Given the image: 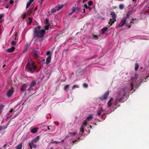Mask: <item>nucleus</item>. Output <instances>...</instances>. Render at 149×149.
<instances>
[{
    "instance_id": "f03ea898",
    "label": "nucleus",
    "mask_w": 149,
    "mask_h": 149,
    "mask_svg": "<svg viewBox=\"0 0 149 149\" xmlns=\"http://www.w3.org/2000/svg\"><path fill=\"white\" fill-rule=\"evenodd\" d=\"M34 33L36 37L42 38L45 33V31L44 29L39 30L35 29Z\"/></svg>"
},
{
    "instance_id": "9b49d317",
    "label": "nucleus",
    "mask_w": 149,
    "mask_h": 149,
    "mask_svg": "<svg viewBox=\"0 0 149 149\" xmlns=\"http://www.w3.org/2000/svg\"><path fill=\"white\" fill-rule=\"evenodd\" d=\"M40 136H37L35 139H33L31 141V142L33 143H36L39 140Z\"/></svg>"
},
{
    "instance_id": "680f3d73",
    "label": "nucleus",
    "mask_w": 149,
    "mask_h": 149,
    "mask_svg": "<svg viewBox=\"0 0 149 149\" xmlns=\"http://www.w3.org/2000/svg\"><path fill=\"white\" fill-rule=\"evenodd\" d=\"M77 141V140H74V141H72V142L74 143L75 142H76V141Z\"/></svg>"
},
{
    "instance_id": "bb28decb",
    "label": "nucleus",
    "mask_w": 149,
    "mask_h": 149,
    "mask_svg": "<svg viewBox=\"0 0 149 149\" xmlns=\"http://www.w3.org/2000/svg\"><path fill=\"white\" fill-rule=\"evenodd\" d=\"M125 8V6L123 4H121L119 6V8L120 10L123 9Z\"/></svg>"
},
{
    "instance_id": "58836bf2",
    "label": "nucleus",
    "mask_w": 149,
    "mask_h": 149,
    "mask_svg": "<svg viewBox=\"0 0 149 149\" xmlns=\"http://www.w3.org/2000/svg\"><path fill=\"white\" fill-rule=\"evenodd\" d=\"M31 3H29V2H28L27 4V5H26V9H27L30 6V5H31Z\"/></svg>"
},
{
    "instance_id": "e2e57ef3",
    "label": "nucleus",
    "mask_w": 149,
    "mask_h": 149,
    "mask_svg": "<svg viewBox=\"0 0 149 149\" xmlns=\"http://www.w3.org/2000/svg\"><path fill=\"white\" fill-rule=\"evenodd\" d=\"M136 20V19H133V18H132V19H131V20H133V21H134L135 20Z\"/></svg>"
},
{
    "instance_id": "2eb2a0df",
    "label": "nucleus",
    "mask_w": 149,
    "mask_h": 149,
    "mask_svg": "<svg viewBox=\"0 0 149 149\" xmlns=\"http://www.w3.org/2000/svg\"><path fill=\"white\" fill-rule=\"evenodd\" d=\"M137 79V77H136V79L134 78H132V82L131 84V86L132 87V88H133V87L134 86V84H135L136 82V81Z\"/></svg>"
},
{
    "instance_id": "37998d69",
    "label": "nucleus",
    "mask_w": 149,
    "mask_h": 149,
    "mask_svg": "<svg viewBox=\"0 0 149 149\" xmlns=\"http://www.w3.org/2000/svg\"><path fill=\"white\" fill-rule=\"evenodd\" d=\"M51 52L50 51H48L47 52H46V55H51L50 54H51Z\"/></svg>"
},
{
    "instance_id": "0e129e2a",
    "label": "nucleus",
    "mask_w": 149,
    "mask_h": 149,
    "mask_svg": "<svg viewBox=\"0 0 149 149\" xmlns=\"http://www.w3.org/2000/svg\"><path fill=\"white\" fill-rule=\"evenodd\" d=\"M137 0H132V1L134 2H135V3L136 2Z\"/></svg>"
},
{
    "instance_id": "6ab92c4d",
    "label": "nucleus",
    "mask_w": 149,
    "mask_h": 149,
    "mask_svg": "<svg viewBox=\"0 0 149 149\" xmlns=\"http://www.w3.org/2000/svg\"><path fill=\"white\" fill-rule=\"evenodd\" d=\"M132 13V12L130 10H128L127 12L126 15V17H126V19L127 18H129L130 14H131Z\"/></svg>"
},
{
    "instance_id": "473e14b6",
    "label": "nucleus",
    "mask_w": 149,
    "mask_h": 149,
    "mask_svg": "<svg viewBox=\"0 0 149 149\" xmlns=\"http://www.w3.org/2000/svg\"><path fill=\"white\" fill-rule=\"evenodd\" d=\"M33 143L31 142H29V146L31 148V149H32L33 148Z\"/></svg>"
},
{
    "instance_id": "39448f33",
    "label": "nucleus",
    "mask_w": 149,
    "mask_h": 149,
    "mask_svg": "<svg viewBox=\"0 0 149 149\" xmlns=\"http://www.w3.org/2000/svg\"><path fill=\"white\" fill-rule=\"evenodd\" d=\"M36 82L35 81H32L31 84L30 86L27 89V91H30L33 89V88L36 86Z\"/></svg>"
},
{
    "instance_id": "052dcab7",
    "label": "nucleus",
    "mask_w": 149,
    "mask_h": 149,
    "mask_svg": "<svg viewBox=\"0 0 149 149\" xmlns=\"http://www.w3.org/2000/svg\"><path fill=\"white\" fill-rule=\"evenodd\" d=\"M132 23H134V22H133L130 21V24H132Z\"/></svg>"
},
{
    "instance_id": "72a5a7b5",
    "label": "nucleus",
    "mask_w": 149,
    "mask_h": 149,
    "mask_svg": "<svg viewBox=\"0 0 149 149\" xmlns=\"http://www.w3.org/2000/svg\"><path fill=\"white\" fill-rule=\"evenodd\" d=\"M69 87V85L68 84H67L65 86L64 89L65 90H66L67 89H68Z\"/></svg>"
},
{
    "instance_id": "7c9ffc66",
    "label": "nucleus",
    "mask_w": 149,
    "mask_h": 149,
    "mask_svg": "<svg viewBox=\"0 0 149 149\" xmlns=\"http://www.w3.org/2000/svg\"><path fill=\"white\" fill-rule=\"evenodd\" d=\"M63 7V5H61L58 6V7L57 9L58 10H59L62 9Z\"/></svg>"
},
{
    "instance_id": "1a4fd4ad",
    "label": "nucleus",
    "mask_w": 149,
    "mask_h": 149,
    "mask_svg": "<svg viewBox=\"0 0 149 149\" xmlns=\"http://www.w3.org/2000/svg\"><path fill=\"white\" fill-rule=\"evenodd\" d=\"M14 93V88H11L10 89L7 91L6 94L7 95L8 97H10L12 96Z\"/></svg>"
},
{
    "instance_id": "69168bd1",
    "label": "nucleus",
    "mask_w": 149,
    "mask_h": 149,
    "mask_svg": "<svg viewBox=\"0 0 149 149\" xmlns=\"http://www.w3.org/2000/svg\"><path fill=\"white\" fill-rule=\"evenodd\" d=\"M146 7L144 8L143 9V10H144V11H145V10H146Z\"/></svg>"
},
{
    "instance_id": "a878e982",
    "label": "nucleus",
    "mask_w": 149,
    "mask_h": 149,
    "mask_svg": "<svg viewBox=\"0 0 149 149\" xmlns=\"http://www.w3.org/2000/svg\"><path fill=\"white\" fill-rule=\"evenodd\" d=\"M57 10V9H56V7L55 8H53L51 10V13H55Z\"/></svg>"
},
{
    "instance_id": "9d476101",
    "label": "nucleus",
    "mask_w": 149,
    "mask_h": 149,
    "mask_svg": "<svg viewBox=\"0 0 149 149\" xmlns=\"http://www.w3.org/2000/svg\"><path fill=\"white\" fill-rule=\"evenodd\" d=\"M27 85L26 84H24L21 86L20 90L22 91H24L26 93V91H27Z\"/></svg>"
},
{
    "instance_id": "5fc2aeb1",
    "label": "nucleus",
    "mask_w": 149,
    "mask_h": 149,
    "mask_svg": "<svg viewBox=\"0 0 149 149\" xmlns=\"http://www.w3.org/2000/svg\"><path fill=\"white\" fill-rule=\"evenodd\" d=\"M13 111L14 110L13 109H11L10 111H9V112L12 113Z\"/></svg>"
},
{
    "instance_id": "ea45409f",
    "label": "nucleus",
    "mask_w": 149,
    "mask_h": 149,
    "mask_svg": "<svg viewBox=\"0 0 149 149\" xmlns=\"http://www.w3.org/2000/svg\"><path fill=\"white\" fill-rule=\"evenodd\" d=\"M41 28V26H38L36 27L35 29L37 30V29H40Z\"/></svg>"
},
{
    "instance_id": "c9c22d12",
    "label": "nucleus",
    "mask_w": 149,
    "mask_h": 149,
    "mask_svg": "<svg viewBox=\"0 0 149 149\" xmlns=\"http://www.w3.org/2000/svg\"><path fill=\"white\" fill-rule=\"evenodd\" d=\"M50 27V26L45 25V29L46 30H48L49 27Z\"/></svg>"
},
{
    "instance_id": "c03bdc74",
    "label": "nucleus",
    "mask_w": 149,
    "mask_h": 149,
    "mask_svg": "<svg viewBox=\"0 0 149 149\" xmlns=\"http://www.w3.org/2000/svg\"><path fill=\"white\" fill-rule=\"evenodd\" d=\"M2 106L0 105V114L2 112Z\"/></svg>"
},
{
    "instance_id": "20e7f679",
    "label": "nucleus",
    "mask_w": 149,
    "mask_h": 149,
    "mask_svg": "<svg viewBox=\"0 0 149 149\" xmlns=\"http://www.w3.org/2000/svg\"><path fill=\"white\" fill-rule=\"evenodd\" d=\"M33 10V9H31L28 10L27 12H25L23 13L21 16L22 18V19H24L26 17L30 15L31 13Z\"/></svg>"
},
{
    "instance_id": "412c9836",
    "label": "nucleus",
    "mask_w": 149,
    "mask_h": 149,
    "mask_svg": "<svg viewBox=\"0 0 149 149\" xmlns=\"http://www.w3.org/2000/svg\"><path fill=\"white\" fill-rule=\"evenodd\" d=\"M37 131L38 129L37 128L34 127L31 130V132L33 133H35L37 132Z\"/></svg>"
},
{
    "instance_id": "4d7b16f0",
    "label": "nucleus",
    "mask_w": 149,
    "mask_h": 149,
    "mask_svg": "<svg viewBox=\"0 0 149 149\" xmlns=\"http://www.w3.org/2000/svg\"><path fill=\"white\" fill-rule=\"evenodd\" d=\"M132 25V24H130V25L128 26V29L130 28H131Z\"/></svg>"
},
{
    "instance_id": "de8ad7c7",
    "label": "nucleus",
    "mask_w": 149,
    "mask_h": 149,
    "mask_svg": "<svg viewBox=\"0 0 149 149\" xmlns=\"http://www.w3.org/2000/svg\"><path fill=\"white\" fill-rule=\"evenodd\" d=\"M93 37L95 38V39L96 40V39H98V37H97V36L94 35L93 36Z\"/></svg>"
},
{
    "instance_id": "79ce46f5",
    "label": "nucleus",
    "mask_w": 149,
    "mask_h": 149,
    "mask_svg": "<svg viewBox=\"0 0 149 149\" xmlns=\"http://www.w3.org/2000/svg\"><path fill=\"white\" fill-rule=\"evenodd\" d=\"M88 85L85 83H84L83 84V86L85 88H87L88 87Z\"/></svg>"
},
{
    "instance_id": "a18cd8bd",
    "label": "nucleus",
    "mask_w": 149,
    "mask_h": 149,
    "mask_svg": "<svg viewBox=\"0 0 149 149\" xmlns=\"http://www.w3.org/2000/svg\"><path fill=\"white\" fill-rule=\"evenodd\" d=\"M77 133L75 132H72L71 133V134H72V135H74L76 134Z\"/></svg>"
},
{
    "instance_id": "423d86ee",
    "label": "nucleus",
    "mask_w": 149,
    "mask_h": 149,
    "mask_svg": "<svg viewBox=\"0 0 149 149\" xmlns=\"http://www.w3.org/2000/svg\"><path fill=\"white\" fill-rule=\"evenodd\" d=\"M126 17H123L121 19L120 23L119 24V26L121 27L123 26L125 24H126V26H128V24H127L126 23Z\"/></svg>"
},
{
    "instance_id": "cd10ccee",
    "label": "nucleus",
    "mask_w": 149,
    "mask_h": 149,
    "mask_svg": "<svg viewBox=\"0 0 149 149\" xmlns=\"http://www.w3.org/2000/svg\"><path fill=\"white\" fill-rule=\"evenodd\" d=\"M84 7L86 9H89L90 10H92L91 8L89 6H88L86 4L84 5Z\"/></svg>"
},
{
    "instance_id": "09e8293b",
    "label": "nucleus",
    "mask_w": 149,
    "mask_h": 149,
    "mask_svg": "<svg viewBox=\"0 0 149 149\" xmlns=\"http://www.w3.org/2000/svg\"><path fill=\"white\" fill-rule=\"evenodd\" d=\"M33 147L34 148H36L37 147V145L36 144H33Z\"/></svg>"
},
{
    "instance_id": "f704fd0d",
    "label": "nucleus",
    "mask_w": 149,
    "mask_h": 149,
    "mask_svg": "<svg viewBox=\"0 0 149 149\" xmlns=\"http://www.w3.org/2000/svg\"><path fill=\"white\" fill-rule=\"evenodd\" d=\"M93 4V3L91 1H90L88 2V5L89 6L92 5Z\"/></svg>"
},
{
    "instance_id": "bf43d9fd",
    "label": "nucleus",
    "mask_w": 149,
    "mask_h": 149,
    "mask_svg": "<svg viewBox=\"0 0 149 149\" xmlns=\"http://www.w3.org/2000/svg\"><path fill=\"white\" fill-rule=\"evenodd\" d=\"M6 8H9V6L8 5H7V6H6V7H5Z\"/></svg>"
},
{
    "instance_id": "7ed1b4c3",
    "label": "nucleus",
    "mask_w": 149,
    "mask_h": 149,
    "mask_svg": "<svg viewBox=\"0 0 149 149\" xmlns=\"http://www.w3.org/2000/svg\"><path fill=\"white\" fill-rule=\"evenodd\" d=\"M110 15L111 16L112 19H110V22H109V24L112 25V24L116 21V18L117 15L114 12H112L111 13Z\"/></svg>"
},
{
    "instance_id": "603ef678",
    "label": "nucleus",
    "mask_w": 149,
    "mask_h": 149,
    "mask_svg": "<svg viewBox=\"0 0 149 149\" xmlns=\"http://www.w3.org/2000/svg\"><path fill=\"white\" fill-rule=\"evenodd\" d=\"M34 0H29V2L31 4V3L34 1Z\"/></svg>"
},
{
    "instance_id": "a19ab883",
    "label": "nucleus",
    "mask_w": 149,
    "mask_h": 149,
    "mask_svg": "<svg viewBox=\"0 0 149 149\" xmlns=\"http://www.w3.org/2000/svg\"><path fill=\"white\" fill-rule=\"evenodd\" d=\"M60 142V141H53V142H51V143H55L56 144H57L58 143H59Z\"/></svg>"
},
{
    "instance_id": "4468645a",
    "label": "nucleus",
    "mask_w": 149,
    "mask_h": 149,
    "mask_svg": "<svg viewBox=\"0 0 149 149\" xmlns=\"http://www.w3.org/2000/svg\"><path fill=\"white\" fill-rule=\"evenodd\" d=\"M15 49V48L14 47H12L11 48L7 49L6 51L9 53L12 52L14 51Z\"/></svg>"
},
{
    "instance_id": "4c0bfd02",
    "label": "nucleus",
    "mask_w": 149,
    "mask_h": 149,
    "mask_svg": "<svg viewBox=\"0 0 149 149\" xmlns=\"http://www.w3.org/2000/svg\"><path fill=\"white\" fill-rule=\"evenodd\" d=\"M11 44L13 45H16V43L15 41L13 40L11 42Z\"/></svg>"
},
{
    "instance_id": "f257e3e1",
    "label": "nucleus",
    "mask_w": 149,
    "mask_h": 149,
    "mask_svg": "<svg viewBox=\"0 0 149 149\" xmlns=\"http://www.w3.org/2000/svg\"><path fill=\"white\" fill-rule=\"evenodd\" d=\"M37 68L36 63L32 61H28L25 67V69L27 70V71L32 73H33L34 72V70H36Z\"/></svg>"
},
{
    "instance_id": "5701e85b",
    "label": "nucleus",
    "mask_w": 149,
    "mask_h": 149,
    "mask_svg": "<svg viewBox=\"0 0 149 149\" xmlns=\"http://www.w3.org/2000/svg\"><path fill=\"white\" fill-rule=\"evenodd\" d=\"M93 118V116L92 115H90L87 117L86 120L88 121H91L92 119Z\"/></svg>"
},
{
    "instance_id": "8fccbe9b",
    "label": "nucleus",
    "mask_w": 149,
    "mask_h": 149,
    "mask_svg": "<svg viewBox=\"0 0 149 149\" xmlns=\"http://www.w3.org/2000/svg\"><path fill=\"white\" fill-rule=\"evenodd\" d=\"M13 3H14V1L12 0H11L10 1V4H12Z\"/></svg>"
},
{
    "instance_id": "49530a36",
    "label": "nucleus",
    "mask_w": 149,
    "mask_h": 149,
    "mask_svg": "<svg viewBox=\"0 0 149 149\" xmlns=\"http://www.w3.org/2000/svg\"><path fill=\"white\" fill-rule=\"evenodd\" d=\"M4 17V15L3 14L0 15V19H2Z\"/></svg>"
},
{
    "instance_id": "dca6fc26",
    "label": "nucleus",
    "mask_w": 149,
    "mask_h": 149,
    "mask_svg": "<svg viewBox=\"0 0 149 149\" xmlns=\"http://www.w3.org/2000/svg\"><path fill=\"white\" fill-rule=\"evenodd\" d=\"M104 111V110L102 108H100L99 109H98L97 111V115L98 116H100L101 113Z\"/></svg>"
},
{
    "instance_id": "6e6d98bb",
    "label": "nucleus",
    "mask_w": 149,
    "mask_h": 149,
    "mask_svg": "<svg viewBox=\"0 0 149 149\" xmlns=\"http://www.w3.org/2000/svg\"><path fill=\"white\" fill-rule=\"evenodd\" d=\"M77 86L76 85H74L72 87V89H74V88H75V87H77Z\"/></svg>"
},
{
    "instance_id": "864d4df0",
    "label": "nucleus",
    "mask_w": 149,
    "mask_h": 149,
    "mask_svg": "<svg viewBox=\"0 0 149 149\" xmlns=\"http://www.w3.org/2000/svg\"><path fill=\"white\" fill-rule=\"evenodd\" d=\"M74 12H73V10H72V11L70 13H69V15H72Z\"/></svg>"
},
{
    "instance_id": "3c124183",
    "label": "nucleus",
    "mask_w": 149,
    "mask_h": 149,
    "mask_svg": "<svg viewBox=\"0 0 149 149\" xmlns=\"http://www.w3.org/2000/svg\"><path fill=\"white\" fill-rule=\"evenodd\" d=\"M6 146V144L4 145V146H3L2 148V149L1 148H0V149H4V148H5V147Z\"/></svg>"
},
{
    "instance_id": "c756f323",
    "label": "nucleus",
    "mask_w": 149,
    "mask_h": 149,
    "mask_svg": "<svg viewBox=\"0 0 149 149\" xmlns=\"http://www.w3.org/2000/svg\"><path fill=\"white\" fill-rule=\"evenodd\" d=\"M87 124V122L86 121V120H84L83 123L81 126H83L84 127L85 126H86Z\"/></svg>"
},
{
    "instance_id": "2f4dec72",
    "label": "nucleus",
    "mask_w": 149,
    "mask_h": 149,
    "mask_svg": "<svg viewBox=\"0 0 149 149\" xmlns=\"http://www.w3.org/2000/svg\"><path fill=\"white\" fill-rule=\"evenodd\" d=\"M29 20V24L30 25L31 24L32 21V18L31 17H29L28 18Z\"/></svg>"
},
{
    "instance_id": "e433bc0d",
    "label": "nucleus",
    "mask_w": 149,
    "mask_h": 149,
    "mask_svg": "<svg viewBox=\"0 0 149 149\" xmlns=\"http://www.w3.org/2000/svg\"><path fill=\"white\" fill-rule=\"evenodd\" d=\"M84 127L83 126H81V127L80 128V131L82 132H84Z\"/></svg>"
},
{
    "instance_id": "a211bd4d",
    "label": "nucleus",
    "mask_w": 149,
    "mask_h": 149,
    "mask_svg": "<svg viewBox=\"0 0 149 149\" xmlns=\"http://www.w3.org/2000/svg\"><path fill=\"white\" fill-rule=\"evenodd\" d=\"M113 100V98H111L108 102L107 103V105L109 107H110L111 106V102Z\"/></svg>"
},
{
    "instance_id": "13d9d810",
    "label": "nucleus",
    "mask_w": 149,
    "mask_h": 149,
    "mask_svg": "<svg viewBox=\"0 0 149 149\" xmlns=\"http://www.w3.org/2000/svg\"><path fill=\"white\" fill-rule=\"evenodd\" d=\"M43 0H41V2L40 3V5L42 4V3H43Z\"/></svg>"
},
{
    "instance_id": "4be33fe9",
    "label": "nucleus",
    "mask_w": 149,
    "mask_h": 149,
    "mask_svg": "<svg viewBox=\"0 0 149 149\" xmlns=\"http://www.w3.org/2000/svg\"><path fill=\"white\" fill-rule=\"evenodd\" d=\"M45 23L46 25L50 26V23L49 22V19L48 18L46 19Z\"/></svg>"
},
{
    "instance_id": "c85d7f7f",
    "label": "nucleus",
    "mask_w": 149,
    "mask_h": 149,
    "mask_svg": "<svg viewBox=\"0 0 149 149\" xmlns=\"http://www.w3.org/2000/svg\"><path fill=\"white\" fill-rule=\"evenodd\" d=\"M139 66V64L138 63H135V69L136 71L138 69Z\"/></svg>"
},
{
    "instance_id": "393cba45",
    "label": "nucleus",
    "mask_w": 149,
    "mask_h": 149,
    "mask_svg": "<svg viewBox=\"0 0 149 149\" xmlns=\"http://www.w3.org/2000/svg\"><path fill=\"white\" fill-rule=\"evenodd\" d=\"M22 143H20L19 145L16 146V149H22Z\"/></svg>"
},
{
    "instance_id": "aec40b11",
    "label": "nucleus",
    "mask_w": 149,
    "mask_h": 149,
    "mask_svg": "<svg viewBox=\"0 0 149 149\" xmlns=\"http://www.w3.org/2000/svg\"><path fill=\"white\" fill-rule=\"evenodd\" d=\"M108 28L107 27H104L101 29V31L103 34H104L105 32L107 30Z\"/></svg>"
},
{
    "instance_id": "ddd939ff",
    "label": "nucleus",
    "mask_w": 149,
    "mask_h": 149,
    "mask_svg": "<svg viewBox=\"0 0 149 149\" xmlns=\"http://www.w3.org/2000/svg\"><path fill=\"white\" fill-rule=\"evenodd\" d=\"M33 56L36 58H39V56L37 53V51L36 50L32 52Z\"/></svg>"
},
{
    "instance_id": "f8f14e48",
    "label": "nucleus",
    "mask_w": 149,
    "mask_h": 149,
    "mask_svg": "<svg viewBox=\"0 0 149 149\" xmlns=\"http://www.w3.org/2000/svg\"><path fill=\"white\" fill-rule=\"evenodd\" d=\"M51 55H49L46 58V63L47 65L49 64L51 61Z\"/></svg>"
},
{
    "instance_id": "338daca9",
    "label": "nucleus",
    "mask_w": 149,
    "mask_h": 149,
    "mask_svg": "<svg viewBox=\"0 0 149 149\" xmlns=\"http://www.w3.org/2000/svg\"><path fill=\"white\" fill-rule=\"evenodd\" d=\"M142 82V81H141L140 83L139 84V85H138V86H140L141 85V83Z\"/></svg>"
},
{
    "instance_id": "0eeeda50",
    "label": "nucleus",
    "mask_w": 149,
    "mask_h": 149,
    "mask_svg": "<svg viewBox=\"0 0 149 149\" xmlns=\"http://www.w3.org/2000/svg\"><path fill=\"white\" fill-rule=\"evenodd\" d=\"M123 100L124 99L123 97H121L120 99H118V98L117 97H116L115 100V102L114 104V105L118 107L120 106V105H119L118 106V102H123Z\"/></svg>"
},
{
    "instance_id": "f3484780",
    "label": "nucleus",
    "mask_w": 149,
    "mask_h": 149,
    "mask_svg": "<svg viewBox=\"0 0 149 149\" xmlns=\"http://www.w3.org/2000/svg\"><path fill=\"white\" fill-rule=\"evenodd\" d=\"M29 48V46L28 44L27 43H26V44L24 46V49L23 51V53H25L28 50Z\"/></svg>"
},
{
    "instance_id": "6e6552de",
    "label": "nucleus",
    "mask_w": 149,
    "mask_h": 149,
    "mask_svg": "<svg viewBox=\"0 0 149 149\" xmlns=\"http://www.w3.org/2000/svg\"><path fill=\"white\" fill-rule=\"evenodd\" d=\"M110 93V91L108 90L102 96L100 99L102 100H104L106 99Z\"/></svg>"
},
{
    "instance_id": "b1692460",
    "label": "nucleus",
    "mask_w": 149,
    "mask_h": 149,
    "mask_svg": "<svg viewBox=\"0 0 149 149\" xmlns=\"http://www.w3.org/2000/svg\"><path fill=\"white\" fill-rule=\"evenodd\" d=\"M80 9L77 7L73 8L72 10L73 12L77 13L79 10Z\"/></svg>"
},
{
    "instance_id": "774afa93",
    "label": "nucleus",
    "mask_w": 149,
    "mask_h": 149,
    "mask_svg": "<svg viewBox=\"0 0 149 149\" xmlns=\"http://www.w3.org/2000/svg\"><path fill=\"white\" fill-rule=\"evenodd\" d=\"M126 94V93H124L123 96H125Z\"/></svg>"
}]
</instances>
